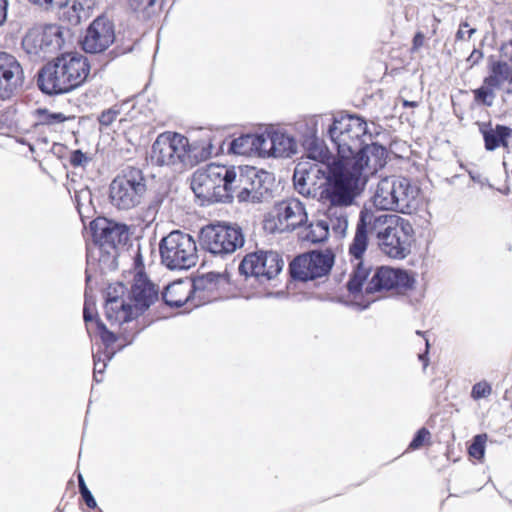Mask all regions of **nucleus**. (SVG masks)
<instances>
[{"label": "nucleus", "instance_id": "1", "mask_svg": "<svg viewBox=\"0 0 512 512\" xmlns=\"http://www.w3.org/2000/svg\"><path fill=\"white\" fill-rule=\"evenodd\" d=\"M377 232L378 244L381 251L390 258L404 259L410 254L414 242V229L409 220L398 215H376L373 211H360L355 235L349 245L348 255L353 266L347 282L349 293L355 298L362 293L363 285L370 273V267L364 262L368 249V234Z\"/></svg>", "mask_w": 512, "mask_h": 512}, {"label": "nucleus", "instance_id": "2", "mask_svg": "<svg viewBox=\"0 0 512 512\" xmlns=\"http://www.w3.org/2000/svg\"><path fill=\"white\" fill-rule=\"evenodd\" d=\"M136 268H141L134 276L133 284L130 291V299L133 305L125 303L118 295L124 293V285L117 283L115 286H109L105 303V313L111 324H123L135 318L138 314L145 311L157 299L159 290L153 284L146 274L142 271L143 264L141 255L135 258Z\"/></svg>", "mask_w": 512, "mask_h": 512}, {"label": "nucleus", "instance_id": "3", "mask_svg": "<svg viewBox=\"0 0 512 512\" xmlns=\"http://www.w3.org/2000/svg\"><path fill=\"white\" fill-rule=\"evenodd\" d=\"M90 68V63L84 55L77 52L63 53L41 68L37 84L45 94H65L86 82Z\"/></svg>", "mask_w": 512, "mask_h": 512}, {"label": "nucleus", "instance_id": "4", "mask_svg": "<svg viewBox=\"0 0 512 512\" xmlns=\"http://www.w3.org/2000/svg\"><path fill=\"white\" fill-rule=\"evenodd\" d=\"M418 189L409 179L400 176L382 178L373 195V204L379 210H392L411 214L417 206Z\"/></svg>", "mask_w": 512, "mask_h": 512}, {"label": "nucleus", "instance_id": "5", "mask_svg": "<svg viewBox=\"0 0 512 512\" xmlns=\"http://www.w3.org/2000/svg\"><path fill=\"white\" fill-rule=\"evenodd\" d=\"M198 242L202 250L214 256L225 257L241 248L245 239L241 227L218 221L200 229Z\"/></svg>", "mask_w": 512, "mask_h": 512}, {"label": "nucleus", "instance_id": "6", "mask_svg": "<svg viewBox=\"0 0 512 512\" xmlns=\"http://www.w3.org/2000/svg\"><path fill=\"white\" fill-rule=\"evenodd\" d=\"M366 121L356 115H342L333 121L329 135L337 149V159H347L362 148L367 137Z\"/></svg>", "mask_w": 512, "mask_h": 512}, {"label": "nucleus", "instance_id": "7", "mask_svg": "<svg viewBox=\"0 0 512 512\" xmlns=\"http://www.w3.org/2000/svg\"><path fill=\"white\" fill-rule=\"evenodd\" d=\"M146 192L147 184L142 170L128 166L110 185L111 203L119 209H131L142 202Z\"/></svg>", "mask_w": 512, "mask_h": 512}, {"label": "nucleus", "instance_id": "8", "mask_svg": "<svg viewBox=\"0 0 512 512\" xmlns=\"http://www.w3.org/2000/svg\"><path fill=\"white\" fill-rule=\"evenodd\" d=\"M360 182L343 159H336L329 165V175L321 198L330 202L332 206L350 205L354 198V190Z\"/></svg>", "mask_w": 512, "mask_h": 512}, {"label": "nucleus", "instance_id": "9", "mask_svg": "<svg viewBox=\"0 0 512 512\" xmlns=\"http://www.w3.org/2000/svg\"><path fill=\"white\" fill-rule=\"evenodd\" d=\"M64 45L62 27L57 24L37 25L22 38L21 47L33 61H43Z\"/></svg>", "mask_w": 512, "mask_h": 512}, {"label": "nucleus", "instance_id": "10", "mask_svg": "<svg viewBox=\"0 0 512 512\" xmlns=\"http://www.w3.org/2000/svg\"><path fill=\"white\" fill-rule=\"evenodd\" d=\"M189 139L172 131L160 133L151 149V162L157 166H177L185 164L189 158Z\"/></svg>", "mask_w": 512, "mask_h": 512}, {"label": "nucleus", "instance_id": "11", "mask_svg": "<svg viewBox=\"0 0 512 512\" xmlns=\"http://www.w3.org/2000/svg\"><path fill=\"white\" fill-rule=\"evenodd\" d=\"M225 165L210 163L194 172V195L202 202L215 203L226 198L225 181L227 177Z\"/></svg>", "mask_w": 512, "mask_h": 512}, {"label": "nucleus", "instance_id": "12", "mask_svg": "<svg viewBox=\"0 0 512 512\" xmlns=\"http://www.w3.org/2000/svg\"><path fill=\"white\" fill-rule=\"evenodd\" d=\"M224 187H226V198H232L235 195L239 202H257L263 196L262 179L255 168L240 170L239 173L233 167L227 168Z\"/></svg>", "mask_w": 512, "mask_h": 512}, {"label": "nucleus", "instance_id": "13", "mask_svg": "<svg viewBox=\"0 0 512 512\" xmlns=\"http://www.w3.org/2000/svg\"><path fill=\"white\" fill-rule=\"evenodd\" d=\"M162 262L171 270H188L192 266V237L172 231L160 243Z\"/></svg>", "mask_w": 512, "mask_h": 512}, {"label": "nucleus", "instance_id": "14", "mask_svg": "<svg viewBox=\"0 0 512 512\" xmlns=\"http://www.w3.org/2000/svg\"><path fill=\"white\" fill-rule=\"evenodd\" d=\"M307 220L302 202L291 198L275 205L273 212L264 220V228L271 233L292 231L306 224Z\"/></svg>", "mask_w": 512, "mask_h": 512}, {"label": "nucleus", "instance_id": "15", "mask_svg": "<svg viewBox=\"0 0 512 512\" xmlns=\"http://www.w3.org/2000/svg\"><path fill=\"white\" fill-rule=\"evenodd\" d=\"M414 277L405 270L387 266L378 267L371 279L366 283L365 293L392 292L406 294L414 288Z\"/></svg>", "mask_w": 512, "mask_h": 512}, {"label": "nucleus", "instance_id": "16", "mask_svg": "<svg viewBox=\"0 0 512 512\" xmlns=\"http://www.w3.org/2000/svg\"><path fill=\"white\" fill-rule=\"evenodd\" d=\"M387 155L386 148L379 144H364L361 149L343 161L355 172L362 183H365L370 176L385 166Z\"/></svg>", "mask_w": 512, "mask_h": 512}, {"label": "nucleus", "instance_id": "17", "mask_svg": "<svg viewBox=\"0 0 512 512\" xmlns=\"http://www.w3.org/2000/svg\"><path fill=\"white\" fill-rule=\"evenodd\" d=\"M334 262L330 253L312 251L295 257L289 265L290 275L293 279L302 282L326 276Z\"/></svg>", "mask_w": 512, "mask_h": 512}, {"label": "nucleus", "instance_id": "18", "mask_svg": "<svg viewBox=\"0 0 512 512\" xmlns=\"http://www.w3.org/2000/svg\"><path fill=\"white\" fill-rule=\"evenodd\" d=\"M284 265L282 257L273 251H260L247 254L239 265V271L245 277H255L264 282L275 278Z\"/></svg>", "mask_w": 512, "mask_h": 512}, {"label": "nucleus", "instance_id": "19", "mask_svg": "<svg viewBox=\"0 0 512 512\" xmlns=\"http://www.w3.org/2000/svg\"><path fill=\"white\" fill-rule=\"evenodd\" d=\"M23 81L24 70L16 56L0 51V100L11 99Z\"/></svg>", "mask_w": 512, "mask_h": 512}, {"label": "nucleus", "instance_id": "20", "mask_svg": "<svg viewBox=\"0 0 512 512\" xmlns=\"http://www.w3.org/2000/svg\"><path fill=\"white\" fill-rule=\"evenodd\" d=\"M115 41L113 22L105 16L92 21L86 30L82 48L88 53H101Z\"/></svg>", "mask_w": 512, "mask_h": 512}, {"label": "nucleus", "instance_id": "21", "mask_svg": "<svg viewBox=\"0 0 512 512\" xmlns=\"http://www.w3.org/2000/svg\"><path fill=\"white\" fill-rule=\"evenodd\" d=\"M93 241L101 248H116L128 239V229L106 218H97L90 223Z\"/></svg>", "mask_w": 512, "mask_h": 512}, {"label": "nucleus", "instance_id": "22", "mask_svg": "<svg viewBox=\"0 0 512 512\" xmlns=\"http://www.w3.org/2000/svg\"><path fill=\"white\" fill-rule=\"evenodd\" d=\"M227 279L224 274L209 272L194 276V308L215 301L221 297V288Z\"/></svg>", "mask_w": 512, "mask_h": 512}, {"label": "nucleus", "instance_id": "23", "mask_svg": "<svg viewBox=\"0 0 512 512\" xmlns=\"http://www.w3.org/2000/svg\"><path fill=\"white\" fill-rule=\"evenodd\" d=\"M224 144L223 134L211 128H194V158L206 160L218 155Z\"/></svg>", "mask_w": 512, "mask_h": 512}, {"label": "nucleus", "instance_id": "24", "mask_svg": "<svg viewBox=\"0 0 512 512\" xmlns=\"http://www.w3.org/2000/svg\"><path fill=\"white\" fill-rule=\"evenodd\" d=\"M329 223L324 220H317L309 225L307 239L313 243L325 241L329 236V225L337 232H344L347 229L348 221L345 214L341 211L337 215V209L330 207L327 212Z\"/></svg>", "mask_w": 512, "mask_h": 512}, {"label": "nucleus", "instance_id": "25", "mask_svg": "<svg viewBox=\"0 0 512 512\" xmlns=\"http://www.w3.org/2000/svg\"><path fill=\"white\" fill-rule=\"evenodd\" d=\"M192 297V277L179 279L169 284L164 293L163 300L170 307H182Z\"/></svg>", "mask_w": 512, "mask_h": 512}, {"label": "nucleus", "instance_id": "26", "mask_svg": "<svg viewBox=\"0 0 512 512\" xmlns=\"http://www.w3.org/2000/svg\"><path fill=\"white\" fill-rule=\"evenodd\" d=\"M505 82L507 81L504 78L495 75V72L489 68V75L484 78L483 85L473 90L475 103L491 106L495 98L494 90L499 89Z\"/></svg>", "mask_w": 512, "mask_h": 512}, {"label": "nucleus", "instance_id": "27", "mask_svg": "<svg viewBox=\"0 0 512 512\" xmlns=\"http://www.w3.org/2000/svg\"><path fill=\"white\" fill-rule=\"evenodd\" d=\"M489 68L495 72V75L512 84V39L502 43L499 59L491 61Z\"/></svg>", "mask_w": 512, "mask_h": 512}, {"label": "nucleus", "instance_id": "28", "mask_svg": "<svg viewBox=\"0 0 512 512\" xmlns=\"http://www.w3.org/2000/svg\"><path fill=\"white\" fill-rule=\"evenodd\" d=\"M484 139L485 149L493 151L498 147H508V138L512 134V129L504 125H496L494 129H481Z\"/></svg>", "mask_w": 512, "mask_h": 512}, {"label": "nucleus", "instance_id": "29", "mask_svg": "<svg viewBox=\"0 0 512 512\" xmlns=\"http://www.w3.org/2000/svg\"><path fill=\"white\" fill-rule=\"evenodd\" d=\"M274 157H290L295 152V141L284 133L272 131Z\"/></svg>", "mask_w": 512, "mask_h": 512}, {"label": "nucleus", "instance_id": "30", "mask_svg": "<svg viewBox=\"0 0 512 512\" xmlns=\"http://www.w3.org/2000/svg\"><path fill=\"white\" fill-rule=\"evenodd\" d=\"M256 134H244L235 138L230 144L234 154L249 156L255 154Z\"/></svg>", "mask_w": 512, "mask_h": 512}, {"label": "nucleus", "instance_id": "31", "mask_svg": "<svg viewBox=\"0 0 512 512\" xmlns=\"http://www.w3.org/2000/svg\"><path fill=\"white\" fill-rule=\"evenodd\" d=\"M487 440L488 435L486 433L475 435L467 447L469 457L482 463L485 458Z\"/></svg>", "mask_w": 512, "mask_h": 512}, {"label": "nucleus", "instance_id": "32", "mask_svg": "<svg viewBox=\"0 0 512 512\" xmlns=\"http://www.w3.org/2000/svg\"><path fill=\"white\" fill-rule=\"evenodd\" d=\"M311 171L307 170L305 163H298L294 171V183L301 194H309L310 188L307 187L309 182L313 181L310 175Z\"/></svg>", "mask_w": 512, "mask_h": 512}, {"label": "nucleus", "instance_id": "33", "mask_svg": "<svg viewBox=\"0 0 512 512\" xmlns=\"http://www.w3.org/2000/svg\"><path fill=\"white\" fill-rule=\"evenodd\" d=\"M255 154L262 157H274L275 148L273 146L272 132L256 134Z\"/></svg>", "mask_w": 512, "mask_h": 512}, {"label": "nucleus", "instance_id": "34", "mask_svg": "<svg viewBox=\"0 0 512 512\" xmlns=\"http://www.w3.org/2000/svg\"><path fill=\"white\" fill-rule=\"evenodd\" d=\"M38 124L42 126H57L69 118L61 112H50L47 109L37 110Z\"/></svg>", "mask_w": 512, "mask_h": 512}, {"label": "nucleus", "instance_id": "35", "mask_svg": "<svg viewBox=\"0 0 512 512\" xmlns=\"http://www.w3.org/2000/svg\"><path fill=\"white\" fill-rule=\"evenodd\" d=\"M94 332L99 336L106 348L112 347L118 339L116 334L109 331L100 320L95 321Z\"/></svg>", "mask_w": 512, "mask_h": 512}, {"label": "nucleus", "instance_id": "36", "mask_svg": "<svg viewBox=\"0 0 512 512\" xmlns=\"http://www.w3.org/2000/svg\"><path fill=\"white\" fill-rule=\"evenodd\" d=\"M430 443L431 433L427 428L422 427L416 432L414 438L408 446V450H418L426 445H430Z\"/></svg>", "mask_w": 512, "mask_h": 512}, {"label": "nucleus", "instance_id": "37", "mask_svg": "<svg viewBox=\"0 0 512 512\" xmlns=\"http://www.w3.org/2000/svg\"><path fill=\"white\" fill-rule=\"evenodd\" d=\"M492 392V385L488 381L482 380L472 386L470 396L473 400L478 401L483 398H488Z\"/></svg>", "mask_w": 512, "mask_h": 512}, {"label": "nucleus", "instance_id": "38", "mask_svg": "<svg viewBox=\"0 0 512 512\" xmlns=\"http://www.w3.org/2000/svg\"><path fill=\"white\" fill-rule=\"evenodd\" d=\"M78 486L82 501L90 510L97 509V502L93 497L91 491L88 489L82 474H78Z\"/></svg>", "mask_w": 512, "mask_h": 512}, {"label": "nucleus", "instance_id": "39", "mask_svg": "<svg viewBox=\"0 0 512 512\" xmlns=\"http://www.w3.org/2000/svg\"><path fill=\"white\" fill-rule=\"evenodd\" d=\"M83 318H84V321L86 323V327L88 330L91 329L92 324L95 325L96 320H99L97 318L95 304L88 300H85V303H84Z\"/></svg>", "mask_w": 512, "mask_h": 512}, {"label": "nucleus", "instance_id": "40", "mask_svg": "<svg viewBox=\"0 0 512 512\" xmlns=\"http://www.w3.org/2000/svg\"><path fill=\"white\" fill-rule=\"evenodd\" d=\"M307 157L318 162H324L328 159V150L314 143L313 146L308 148Z\"/></svg>", "mask_w": 512, "mask_h": 512}, {"label": "nucleus", "instance_id": "41", "mask_svg": "<svg viewBox=\"0 0 512 512\" xmlns=\"http://www.w3.org/2000/svg\"><path fill=\"white\" fill-rule=\"evenodd\" d=\"M119 110L115 108H109L102 111L98 117V122L101 126H110L118 117Z\"/></svg>", "mask_w": 512, "mask_h": 512}, {"label": "nucleus", "instance_id": "42", "mask_svg": "<svg viewBox=\"0 0 512 512\" xmlns=\"http://www.w3.org/2000/svg\"><path fill=\"white\" fill-rule=\"evenodd\" d=\"M157 0H129V6L135 12L148 13L149 9L156 4Z\"/></svg>", "mask_w": 512, "mask_h": 512}, {"label": "nucleus", "instance_id": "43", "mask_svg": "<svg viewBox=\"0 0 512 512\" xmlns=\"http://www.w3.org/2000/svg\"><path fill=\"white\" fill-rule=\"evenodd\" d=\"M89 162V157L81 150H74L70 153L69 163L72 167L84 166Z\"/></svg>", "mask_w": 512, "mask_h": 512}, {"label": "nucleus", "instance_id": "44", "mask_svg": "<svg viewBox=\"0 0 512 512\" xmlns=\"http://www.w3.org/2000/svg\"><path fill=\"white\" fill-rule=\"evenodd\" d=\"M475 29L471 28L468 22L460 24L459 29L456 33V38L459 40H468L475 33Z\"/></svg>", "mask_w": 512, "mask_h": 512}, {"label": "nucleus", "instance_id": "45", "mask_svg": "<svg viewBox=\"0 0 512 512\" xmlns=\"http://www.w3.org/2000/svg\"><path fill=\"white\" fill-rule=\"evenodd\" d=\"M31 2L39 5H46L51 8H63L67 6L69 0H30Z\"/></svg>", "mask_w": 512, "mask_h": 512}, {"label": "nucleus", "instance_id": "46", "mask_svg": "<svg viewBox=\"0 0 512 512\" xmlns=\"http://www.w3.org/2000/svg\"><path fill=\"white\" fill-rule=\"evenodd\" d=\"M424 42H425L424 34L422 32H417L414 35L413 40H412V48H413V50L420 49L424 45Z\"/></svg>", "mask_w": 512, "mask_h": 512}, {"label": "nucleus", "instance_id": "47", "mask_svg": "<svg viewBox=\"0 0 512 512\" xmlns=\"http://www.w3.org/2000/svg\"><path fill=\"white\" fill-rule=\"evenodd\" d=\"M8 0H0V26H2L7 19Z\"/></svg>", "mask_w": 512, "mask_h": 512}, {"label": "nucleus", "instance_id": "48", "mask_svg": "<svg viewBox=\"0 0 512 512\" xmlns=\"http://www.w3.org/2000/svg\"><path fill=\"white\" fill-rule=\"evenodd\" d=\"M106 364L103 363V362H97L95 359H94V378L96 379V375L97 373H102L104 368H105Z\"/></svg>", "mask_w": 512, "mask_h": 512}, {"label": "nucleus", "instance_id": "49", "mask_svg": "<svg viewBox=\"0 0 512 512\" xmlns=\"http://www.w3.org/2000/svg\"><path fill=\"white\" fill-rule=\"evenodd\" d=\"M418 106V103L416 101H403V107H416Z\"/></svg>", "mask_w": 512, "mask_h": 512}, {"label": "nucleus", "instance_id": "50", "mask_svg": "<svg viewBox=\"0 0 512 512\" xmlns=\"http://www.w3.org/2000/svg\"><path fill=\"white\" fill-rule=\"evenodd\" d=\"M419 358L423 361H427L425 355H419ZM424 365L426 366L427 365V362L424 363Z\"/></svg>", "mask_w": 512, "mask_h": 512}, {"label": "nucleus", "instance_id": "51", "mask_svg": "<svg viewBox=\"0 0 512 512\" xmlns=\"http://www.w3.org/2000/svg\"><path fill=\"white\" fill-rule=\"evenodd\" d=\"M314 167H315L317 173L321 172V169L319 168L318 164H315Z\"/></svg>", "mask_w": 512, "mask_h": 512}]
</instances>
